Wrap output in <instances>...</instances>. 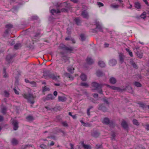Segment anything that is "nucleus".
<instances>
[{
  "label": "nucleus",
  "mask_w": 149,
  "mask_h": 149,
  "mask_svg": "<svg viewBox=\"0 0 149 149\" xmlns=\"http://www.w3.org/2000/svg\"><path fill=\"white\" fill-rule=\"evenodd\" d=\"M60 76H58L56 77L54 75V74H51L50 73V75H49V78H51L52 79L54 80H57L58 79H58L59 78Z\"/></svg>",
  "instance_id": "2eb2a0df"
},
{
  "label": "nucleus",
  "mask_w": 149,
  "mask_h": 149,
  "mask_svg": "<svg viewBox=\"0 0 149 149\" xmlns=\"http://www.w3.org/2000/svg\"><path fill=\"white\" fill-rule=\"evenodd\" d=\"M125 58V56L122 54H119V58L120 61L121 63H122L124 62V59Z\"/></svg>",
  "instance_id": "f3484780"
},
{
  "label": "nucleus",
  "mask_w": 149,
  "mask_h": 149,
  "mask_svg": "<svg viewBox=\"0 0 149 149\" xmlns=\"http://www.w3.org/2000/svg\"><path fill=\"white\" fill-rule=\"evenodd\" d=\"M5 96L6 97H8L9 96V93L6 91H5L4 92Z\"/></svg>",
  "instance_id": "13d9d810"
},
{
  "label": "nucleus",
  "mask_w": 149,
  "mask_h": 149,
  "mask_svg": "<svg viewBox=\"0 0 149 149\" xmlns=\"http://www.w3.org/2000/svg\"><path fill=\"white\" fill-rule=\"evenodd\" d=\"M66 98L64 97L58 96V101L63 102L65 101Z\"/></svg>",
  "instance_id": "2f4dec72"
},
{
  "label": "nucleus",
  "mask_w": 149,
  "mask_h": 149,
  "mask_svg": "<svg viewBox=\"0 0 149 149\" xmlns=\"http://www.w3.org/2000/svg\"><path fill=\"white\" fill-rule=\"evenodd\" d=\"M82 146L84 147V149H91L90 146L87 145H85L84 143V141H82L81 142Z\"/></svg>",
  "instance_id": "b1692460"
},
{
  "label": "nucleus",
  "mask_w": 149,
  "mask_h": 149,
  "mask_svg": "<svg viewBox=\"0 0 149 149\" xmlns=\"http://www.w3.org/2000/svg\"><path fill=\"white\" fill-rule=\"evenodd\" d=\"M26 118L29 121H31L34 120V118L32 116H28L26 117Z\"/></svg>",
  "instance_id": "7c9ffc66"
},
{
  "label": "nucleus",
  "mask_w": 149,
  "mask_h": 149,
  "mask_svg": "<svg viewBox=\"0 0 149 149\" xmlns=\"http://www.w3.org/2000/svg\"><path fill=\"white\" fill-rule=\"evenodd\" d=\"M56 119L58 121L61 122L62 121V119L60 116H58L56 117Z\"/></svg>",
  "instance_id": "8fccbe9b"
},
{
  "label": "nucleus",
  "mask_w": 149,
  "mask_h": 149,
  "mask_svg": "<svg viewBox=\"0 0 149 149\" xmlns=\"http://www.w3.org/2000/svg\"><path fill=\"white\" fill-rule=\"evenodd\" d=\"M133 124L136 125H139V124L138 122V120L135 119H133Z\"/></svg>",
  "instance_id": "58836bf2"
},
{
  "label": "nucleus",
  "mask_w": 149,
  "mask_h": 149,
  "mask_svg": "<svg viewBox=\"0 0 149 149\" xmlns=\"http://www.w3.org/2000/svg\"><path fill=\"white\" fill-rule=\"evenodd\" d=\"M103 102L106 104H107L109 105V102L108 98H104L102 99Z\"/></svg>",
  "instance_id": "e433bc0d"
},
{
  "label": "nucleus",
  "mask_w": 149,
  "mask_h": 149,
  "mask_svg": "<svg viewBox=\"0 0 149 149\" xmlns=\"http://www.w3.org/2000/svg\"><path fill=\"white\" fill-rule=\"evenodd\" d=\"M102 123L106 125H108L110 123V120L107 118H104L102 121Z\"/></svg>",
  "instance_id": "4be33fe9"
},
{
  "label": "nucleus",
  "mask_w": 149,
  "mask_h": 149,
  "mask_svg": "<svg viewBox=\"0 0 149 149\" xmlns=\"http://www.w3.org/2000/svg\"><path fill=\"white\" fill-rule=\"evenodd\" d=\"M28 146L32 147V146L31 145H26L24 146H23L22 147H24V148L25 149Z\"/></svg>",
  "instance_id": "69168bd1"
},
{
  "label": "nucleus",
  "mask_w": 149,
  "mask_h": 149,
  "mask_svg": "<svg viewBox=\"0 0 149 149\" xmlns=\"http://www.w3.org/2000/svg\"><path fill=\"white\" fill-rule=\"evenodd\" d=\"M125 50L127 52H128L129 54L131 57H132L133 56L132 53L130 51V50L128 48H126L125 49Z\"/></svg>",
  "instance_id": "a19ab883"
},
{
  "label": "nucleus",
  "mask_w": 149,
  "mask_h": 149,
  "mask_svg": "<svg viewBox=\"0 0 149 149\" xmlns=\"http://www.w3.org/2000/svg\"><path fill=\"white\" fill-rule=\"evenodd\" d=\"M29 83L31 85H32L33 86H35L36 85V83L33 81L30 82Z\"/></svg>",
  "instance_id": "0e129e2a"
},
{
  "label": "nucleus",
  "mask_w": 149,
  "mask_h": 149,
  "mask_svg": "<svg viewBox=\"0 0 149 149\" xmlns=\"http://www.w3.org/2000/svg\"><path fill=\"white\" fill-rule=\"evenodd\" d=\"M116 90H117V91L119 92H123L126 91V88H123L122 89L120 88L117 87Z\"/></svg>",
  "instance_id": "c9c22d12"
},
{
  "label": "nucleus",
  "mask_w": 149,
  "mask_h": 149,
  "mask_svg": "<svg viewBox=\"0 0 149 149\" xmlns=\"http://www.w3.org/2000/svg\"><path fill=\"white\" fill-rule=\"evenodd\" d=\"M59 48L63 50L67 51L68 52H71L73 50V48L71 47H68L63 44H61L59 46Z\"/></svg>",
  "instance_id": "7ed1b4c3"
},
{
  "label": "nucleus",
  "mask_w": 149,
  "mask_h": 149,
  "mask_svg": "<svg viewBox=\"0 0 149 149\" xmlns=\"http://www.w3.org/2000/svg\"><path fill=\"white\" fill-rule=\"evenodd\" d=\"M24 97L31 104H33L35 102L34 99L36 98V97L33 96L32 94L29 93L28 95L24 94L23 95Z\"/></svg>",
  "instance_id": "f03ea898"
},
{
  "label": "nucleus",
  "mask_w": 149,
  "mask_h": 149,
  "mask_svg": "<svg viewBox=\"0 0 149 149\" xmlns=\"http://www.w3.org/2000/svg\"><path fill=\"white\" fill-rule=\"evenodd\" d=\"M104 85H106L108 87H109L110 88L112 89L113 90H116V89L117 88L116 87L114 86H110L109 85L105 84Z\"/></svg>",
  "instance_id": "37998d69"
},
{
  "label": "nucleus",
  "mask_w": 149,
  "mask_h": 149,
  "mask_svg": "<svg viewBox=\"0 0 149 149\" xmlns=\"http://www.w3.org/2000/svg\"><path fill=\"white\" fill-rule=\"evenodd\" d=\"M109 63L110 65L112 66L116 64L117 61L115 59H111L109 61Z\"/></svg>",
  "instance_id": "6ab92c4d"
},
{
  "label": "nucleus",
  "mask_w": 149,
  "mask_h": 149,
  "mask_svg": "<svg viewBox=\"0 0 149 149\" xmlns=\"http://www.w3.org/2000/svg\"><path fill=\"white\" fill-rule=\"evenodd\" d=\"M86 62L88 64L91 65L93 63L94 61L91 57H88L87 58Z\"/></svg>",
  "instance_id": "412c9836"
},
{
  "label": "nucleus",
  "mask_w": 149,
  "mask_h": 149,
  "mask_svg": "<svg viewBox=\"0 0 149 149\" xmlns=\"http://www.w3.org/2000/svg\"><path fill=\"white\" fill-rule=\"evenodd\" d=\"M134 7L137 9H140L141 8V5L139 2H136L134 3Z\"/></svg>",
  "instance_id": "5701e85b"
},
{
  "label": "nucleus",
  "mask_w": 149,
  "mask_h": 149,
  "mask_svg": "<svg viewBox=\"0 0 149 149\" xmlns=\"http://www.w3.org/2000/svg\"><path fill=\"white\" fill-rule=\"evenodd\" d=\"M12 123L13 125V129L14 130H16L18 128V121L15 120H14L12 122Z\"/></svg>",
  "instance_id": "0eeeda50"
},
{
  "label": "nucleus",
  "mask_w": 149,
  "mask_h": 149,
  "mask_svg": "<svg viewBox=\"0 0 149 149\" xmlns=\"http://www.w3.org/2000/svg\"><path fill=\"white\" fill-rule=\"evenodd\" d=\"M146 13L145 12H143V13L141 15V17L143 19H144L146 17Z\"/></svg>",
  "instance_id": "864d4df0"
},
{
  "label": "nucleus",
  "mask_w": 149,
  "mask_h": 149,
  "mask_svg": "<svg viewBox=\"0 0 149 149\" xmlns=\"http://www.w3.org/2000/svg\"><path fill=\"white\" fill-rule=\"evenodd\" d=\"M134 85L137 87H141V84L139 82L137 81L135 82Z\"/></svg>",
  "instance_id": "c03bdc74"
},
{
  "label": "nucleus",
  "mask_w": 149,
  "mask_h": 149,
  "mask_svg": "<svg viewBox=\"0 0 149 149\" xmlns=\"http://www.w3.org/2000/svg\"><path fill=\"white\" fill-rule=\"evenodd\" d=\"M81 85L82 86H84L86 87H88L89 86V85L87 83L85 82L81 83Z\"/></svg>",
  "instance_id": "a18cd8bd"
},
{
  "label": "nucleus",
  "mask_w": 149,
  "mask_h": 149,
  "mask_svg": "<svg viewBox=\"0 0 149 149\" xmlns=\"http://www.w3.org/2000/svg\"><path fill=\"white\" fill-rule=\"evenodd\" d=\"M130 64L134 68L136 69H138V65L132 59L130 60Z\"/></svg>",
  "instance_id": "4468645a"
},
{
  "label": "nucleus",
  "mask_w": 149,
  "mask_h": 149,
  "mask_svg": "<svg viewBox=\"0 0 149 149\" xmlns=\"http://www.w3.org/2000/svg\"><path fill=\"white\" fill-rule=\"evenodd\" d=\"M43 92H45L49 91V88L45 86L43 88Z\"/></svg>",
  "instance_id": "5fc2aeb1"
},
{
  "label": "nucleus",
  "mask_w": 149,
  "mask_h": 149,
  "mask_svg": "<svg viewBox=\"0 0 149 149\" xmlns=\"http://www.w3.org/2000/svg\"><path fill=\"white\" fill-rule=\"evenodd\" d=\"M97 4L98 6H99V7L103 6H104V4L101 2H97Z\"/></svg>",
  "instance_id": "e2e57ef3"
},
{
  "label": "nucleus",
  "mask_w": 149,
  "mask_h": 149,
  "mask_svg": "<svg viewBox=\"0 0 149 149\" xmlns=\"http://www.w3.org/2000/svg\"><path fill=\"white\" fill-rule=\"evenodd\" d=\"M139 105L142 108H146V105L143 103H139Z\"/></svg>",
  "instance_id": "3c124183"
},
{
  "label": "nucleus",
  "mask_w": 149,
  "mask_h": 149,
  "mask_svg": "<svg viewBox=\"0 0 149 149\" xmlns=\"http://www.w3.org/2000/svg\"><path fill=\"white\" fill-rule=\"evenodd\" d=\"M13 90L14 91V92L17 94H19V91H18L15 88H14Z\"/></svg>",
  "instance_id": "774afa93"
},
{
  "label": "nucleus",
  "mask_w": 149,
  "mask_h": 149,
  "mask_svg": "<svg viewBox=\"0 0 149 149\" xmlns=\"http://www.w3.org/2000/svg\"><path fill=\"white\" fill-rule=\"evenodd\" d=\"M63 75L65 77L69 78L70 80H73V77L72 75L67 72H65L63 74Z\"/></svg>",
  "instance_id": "f8f14e48"
},
{
  "label": "nucleus",
  "mask_w": 149,
  "mask_h": 149,
  "mask_svg": "<svg viewBox=\"0 0 149 149\" xmlns=\"http://www.w3.org/2000/svg\"><path fill=\"white\" fill-rule=\"evenodd\" d=\"M95 31H102V29L101 25L98 23H96V28L95 29H93Z\"/></svg>",
  "instance_id": "1a4fd4ad"
},
{
  "label": "nucleus",
  "mask_w": 149,
  "mask_h": 149,
  "mask_svg": "<svg viewBox=\"0 0 149 149\" xmlns=\"http://www.w3.org/2000/svg\"><path fill=\"white\" fill-rule=\"evenodd\" d=\"M76 24L77 25H80L81 24V20L80 18L79 17H76L74 19Z\"/></svg>",
  "instance_id": "cd10ccee"
},
{
  "label": "nucleus",
  "mask_w": 149,
  "mask_h": 149,
  "mask_svg": "<svg viewBox=\"0 0 149 149\" xmlns=\"http://www.w3.org/2000/svg\"><path fill=\"white\" fill-rule=\"evenodd\" d=\"M12 144L13 146H16L18 144V141L15 138L12 139L11 141Z\"/></svg>",
  "instance_id": "dca6fc26"
},
{
  "label": "nucleus",
  "mask_w": 149,
  "mask_h": 149,
  "mask_svg": "<svg viewBox=\"0 0 149 149\" xmlns=\"http://www.w3.org/2000/svg\"><path fill=\"white\" fill-rule=\"evenodd\" d=\"M6 111L7 108L5 107H3L1 109V112L4 114H5L6 113Z\"/></svg>",
  "instance_id": "79ce46f5"
},
{
  "label": "nucleus",
  "mask_w": 149,
  "mask_h": 149,
  "mask_svg": "<svg viewBox=\"0 0 149 149\" xmlns=\"http://www.w3.org/2000/svg\"><path fill=\"white\" fill-rule=\"evenodd\" d=\"M62 7L67 9L69 10L71 8V6L69 3H68L67 1L64 2L62 3Z\"/></svg>",
  "instance_id": "39448f33"
},
{
  "label": "nucleus",
  "mask_w": 149,
  "mask_h": 149,
  "mask_svg": "<svg viewBox=\"0 0 149 149\" xmlns=\"http://www.w3.org/2000/svg\"><path fill=\"white\" fill-rule=\"evenodd\" d=\"M95 148L96 149H101L102 148V145L97 144L96 145Z\"/></svg>",
  "instance_id": "49530a36"
},
{
  "label": "nucleus",
  "mask_w": 149,
  "mask_h": 149,
  "mask_svg": "<svg viewBox=\"0 0 149 149\" xmlns=\"http://www.w3.org/2000/svg\"><path fill=\"white\" fill-rule=\"evenodd\" d=\"M62 125L65 127H68V124L67 123L66 121L62 122Z\"/></svg>",
  "instance_id": "4d7b16f0"
},
{
  "label": "nucleus",
  "mask_w": 149,
  "mask_h": 149,
  "mask_svg": "<svg viewBox=\"0 0 149 149\" xmlns=\"http://www.w3.org/2000/svg\"><path fill=\"white\" fill-rule=\"evenodd\" d=\"M81 15L84 18L88 19L89 17L88 13L86 10H84L82 11Z\"/></svg>",
  "instance_id": "6e6552de"
},
{
  "label": "nucleus",
  "mask_w": 149,
  "mask_h": 149,
  "mask_svg": "<svg viewBox=\"0 0 149 149\" xmlns=\"http://www.w3.org/2000/svg\"><path fill=\"white\" fill-rule=\"evenodd\" d=\"M136 54L139 58L141 59L143 58V53L142 52L137 50L136 52Z\"/></svg>",
  "instance_id": "ddd939ff"
},
{
  "label": "nucleus",
  "mask_w": 149,
  "mask_h": 149,
  "mask_svg": "<svg viewBox=\"0 0 149 149\" xmlns=\"http://www.w3.org/2000/svg\"><path fill=\"white\" fill-rule=\"evenodd\" d=\"M109 81L111 83L114 84L116 83V80L115 78L112 77L110 79Z\"/></svg>",
  "instance_id": "bb28decb"
},
{
  "label": "nucleus",
  "mask_w": 149,
  "mask_h": 149,
  "mask_svg": "<svg viewBox=\"0 0 149 149\" xmlns=\"http://www.w3.org/2000/svg\"><path fill=\"white\" fill-rule=\"evenodd\" d=\"M6 68H3V76L5 78L7 76V74L6 72Z\"/></svg>",
  "instance_id": "6e6d98bb"
},
{
  "label": "nucleus",
  "mask_w": 149,
  "mask_h": 149,
  "mask_svg": "<svg viewBox=\"0 0 149 149\" xmlns=\"http://www.w3.org/2000/svg\"><path fill=\"white\" fill-rule=\"evenodd\" d=\"M56 6V7H62V3H57Z\"/></svg>",
  "instance_id": "bf43d9fd"
},
{
  "label": "nucleus",
  "mask_w": 149,
  "mask_h": 149,
  "mask_svg": "<svg viewBox=\"0 0 149 149\" xmlns=\"http://www.w3.org/2000/svg\"><path fill=\"white\" fill-rule=\"evenodd\" d=\"M80 37L82 41H84L86 39V38L84 35L83 34L80 35Z\"/></svg>",
  "instance_id": "ea45409f"
},
{
  "label": "nucleus",
  "mask_w": 149,
  "mask_h": 149,
  "mask_svg": "<svg viewBox=\"0 0 149 149\" xmlns=\"http://www.w3.org/2000/svg\"><path fill=\"white\" fill-rule=\"evenodd\" d=\"M6 27L8 29L9 28H12L13 27V26L11 24H8L6 26Z\"/></svg>",
  "instance_id": "603ef678"
},
{
  "label": "nucleus",
  "mask_w": 149,
  "mask_h": 149,
  "mask_svg": "<svg viewBox=\"0 0 149 149\" xmlns=\"http://www.w3.org/2000/svg\"><path fill=\"white\" fill-rule=\"evenodd\" d=\"M125 88H126V89L127 88H128L127 91L129 93H133V91L132 89V88L131 87H128L127 86H126Z\"/></svg>",
  "instance_id": "473e14b6"
},
{
  "label": "nucleus",
  "mask_w": 149,
  "mask_h": 149,
  "mask_svg": "<svg viewBox=\"0 0 149 149\" xmlns=\"http://www.w3.org/2000/svg\"><path fill=\"white\" fill-rule=\"evenodd\" d=\"M54 97L52 94H49L46 96L45 99L46 100H53L54 99Z\"/></svg>",
  "instance_id": "aec40b11"
},
{
  "label": "nucleus",
  "mask_w": 149,
  "mask_h": 149,
  "mask_svg": "<svg viewBox=\"0 0 149 149\" xmlns=\"http://www.w3.org/2000/svg\"><path fill=\"white\" fill-rule=\"evenodd\" d=\"M40 147L43 149H47V146L44 144H42L40 145Z\"/></svg>",
  "instance_id": "09e8293b"
},
{
  "label": "nucleus",
  "mask_w": 149,
  "mask_h": 149,
  "mask_svg": "<svg viewBox=\"0 0 149 149\" xmlns=\"http://www.w3.org/2000/svg\"><path fill=\"white\" fill-rule=\"evenodd\" d=\"M13 57V56L10 54L8 55L6 58V60L10 62V60Z\"/></svg>",
  "instance_id": "a878e982"
},
{
  "label": "nucleus",
  "mask_w": 149,
  "mask_h": 149,
  "mask_svg": "<svg viewBox=\"0 0 149 149\" xmlns=\"http://www.w3.org/2000/svg\"><path fill=\"white\" fill-rule=\"evenodd\" d=\"M38 19V17L36 15L32 16L31 17V19L33 20H37Z\"/></svg>",
  "instance_id": "de8ad7c7"
},
{
  "label": "nucleus",
  "mask_w": 149,
  "mask_h": 149,
  "mask_svg": "<svg viewBox=\"0 0 149 149\" xmlns=\"http://www.w3.org/2000/svg\"><path fill=\"white\" fill-rule=\"evenodd\" d=\"M50 72L48 70L44 72L43 76L45 77V78L47 79L49 77Z\"/></svg>",
  "instance_id": "a211bd4d"
},
{
  "label": "nucleus",
  "mask_w": 149,
  "mask_h": 149,
  "mask_svg": "<svg viewBox=\"0 0 149 149\" xmlns=\"http://www.w3.org/2000/svg\"><path fill=\"white\" fill-rule=\"evenodd\" d=\"M22 46V44L20 43H18L16 44L14 46V48L15 49H17L20 48Z\"/></svg>",
  "instance_id": "c85d7f7f"
},
{
  "label": "nucleus",
  "mask_w": 149,
  "mask_h": 149,
  "mask_svg": "<svg viewBox=\"0 0 149 149\" xmlns=\"http://www.w3.org/2000/svg\"><path fill=\"white\" fill-rule=\"evenodd\" d=\"M98 109L100 110H102L104 112L106 111L107 110V108L102 104H100L99 105Z\"/></svg>",
  "instance_id": "9b49d317"
},
{
  "label": "nucleus",
  "mask_w": 149,
  "mask_h": 149,
  "mask_svg": "<svg viewBox=\"0 0 149 149\" xmlns=\"http://www.w3.org/2000/svg\"><path fill=\"white\" fill-rule=\"evenodd\" d=\"M61 11L58 9H52L50 11V13L52 15H54V13L58 14L60 13Z\"/></svg>",
  "instance_id": "9d476101"
},
{
  "label": "nucleus",
  "mask_w": 149,
  "mask_h": 149,
  "mask_svg": "<svg viewBox=\"0 0 149 149\" xmlns=\"http://www.w3.org/2000/svg\"><path fill=\"white\" fill-rule=\"evenodd\" d=\"M96 74L97 76L100 77L103 75V73L102 71L98 70L96 72Z\"/></svg>",
  "instance_id": "72a5a7b5"
},
{
  "label": "nucleus",
  "mask_w": 149,
  "mask_h": 149,
  "mask_svg": "<svg viewBox=\"0 0 149 149\" xmlns=\"http://www.w3.org/2000/svg\"><path fill=\"white\" fill-rule=\"evenodd\" d=\"M104 85L102 84H98L96 82H93L92 83V86L95 88V89L97 90L98 93L100 94H103L102 88Z\"/></svg>",
  "instance_id": "f257e3e1"
},
{
  "label": "nucleus",
  "mask_w": 149,
  "mask_h": 149,
  "mask_svg": "<svg viewBox=\"0 0 149 149\" xmlns=\"http://www.w3.org/2000/svg\"><path fill=\"white\" fill-rule=\"evenodd\" d=\"M62 12H68V10H67V9H66L64 8H62L61 9V10H60Z\"/></svg>",
  "instance_id": "052dcab7"
},
{
  "label": "nucleus",
  "mask_w": 149,
  "mask_h": 149,
  "mask_svg": "<svg viewBox=\"0 0 149 149\" xmlns=\"http://www.w3.org/2000/svg\"><path fill=\"white\" fill-rule=\"evenodd\" d=\"M111 7L114 8H118L119 6V5H113L111 6Z\"/></svg>",
  "instance_id": "338daca9"
},
{
  "label": "nucleus",
  "mask_w": 149,
  "mask_h": 149,
  "mask_svg": "<svg viewBox=\"0 0 149 149\" xmlns=\"http://www.w3.org/2000/svg\"><path fill=\"white\" fill-rule=\"evenodd\" d=\"M40 34V32H38L36 33V34L34 35V37L35 38H37L39 37Z\"/></svg>",
  "instance_id": "680f3d73"
},
{
  "label": "nucleus",
  "mask_w": 149,
  "mask_h": 149,
  "mask_svg": "<svg viewBox=\"0 0 149 149\" xmlns=\"http://www.w3.org/2000/svg\"><path fill=\"white\" fill-rule=\"evenodd\" d=\"M80 77L81 79L83 81H86L87 79L86 76L84 74H81Z\"/></svg>",
  "instance_id": "c756f323"
},
{
  "label": "nucleus",
  "mask_w": 149,
  "mask_h": 149,
  "mask_svg": "<svg viewBox=\"0 0 149 149\" xmlns=\"http://www.w3.org/2000/svg\"><path fill=\"white\" fill-rule=\"evenodd\" d=\"M74 68L72 67L68 68V70L71 73H73L74 72Z\"/></svg>",
  "instance_id": "4c0bfd02"
},
{
  "label": "nucleus",
  "mask_w": 149,
  "mask_h": 149,
  "mask_svg": "<svg viewBox=\"0 0 149 149\" xmlns=\"http://www.w3.org/2000/svg\"><path fill=\"white\" fill-rule=\"evenodd\" d=\"M92 136L95 137H97L100 135V133L97 132H94L91 134Z\"/></svg>",
  "instance_id": "f704fd0d"
},
{
  "label": "nucleus",
  "mask_w": 149,
  "mask_h": 149,
  "mask_svg": "<svg viewBox=\"0 0 149 149\" xmlns=\"http://www.w3.org/2000/svg\"><path fill=\"white\" fill-rule=\"evenodd\" d=\"M121 125L122 127L125 130H126L128 131L129 129L128 125L125 121L124 120H123L121 123Z\"/></svg>",
  "instance_id": "423d86ee"
},
{
  "label": "nucleus",
  "mask_w": 149,
  "mask_h": 149,
  "mask_svg": "<svg viewBox=\"0 0 149 149\" xmlns=\"http://www.w3.org/2000/svg\"><path fill=\"white\" fill-rule=\"evenodd\" d=\"M98 65L102 68H103L105 66V64L104 61H100L98 63Z\"/></svg>",
  "instance_id": "393cba45"
},
{
  "label": "nucleus",
  "mask_w": 149,
  "mask_h": 149,
  "mask_svg": "<svg viewBox=\"0 0 149 149\" xmlns=\"http://www.w3.org/2000/svg\"><path fill=\"white\" fill-rule=\"evenodd\" d=\"M59 54L62 58L61 60L62 61H64V62L65 63L69 61V57L67 55L65 54L64 52H59Z\"/></svg>",
  "instance_id": "20e7f679"
}]
</instances>
